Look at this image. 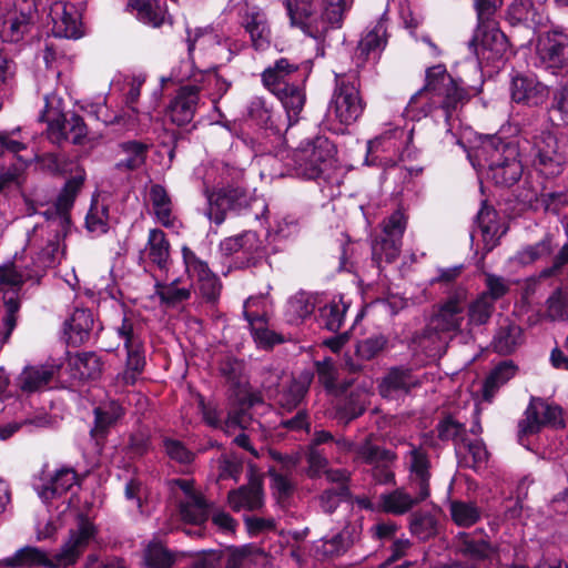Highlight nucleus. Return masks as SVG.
<instances>
[{
	"label": "nucleus",
	"mask_w": 568,
	"mask_h": 568,
	"mask_svg": "<svg viewBox=\"0 0 568 568\" xmlns=\"http://www.w3.org/2000/svg\"><path fill=\"white\" fill-rule=\"evenodd\" d=\"M468 100L469 93L438 64L427 70L425 85L410 98L406 111L419 119L440 108L449 122L453 113Z\"/></svg>",
	"instance_id": "1"
},
{
	"label": "nucleus",
	"mask_w": 568,
	"mask_h": 568,
	"mask_svg": "<svg viewBox=\"0 0 568 568\" xmlns=\"http://www.w3.org/2000/svg\"><path fill=\"white\" fill-rule=\"evenodd\" d=\"M95 534L94 525L83 515L79 516L75 529L70 530L69 539L61 550L49 557L48 554L33 546H24L12 555L3 558L6 568L67 567L75 564L89 541Z\"/></svg>",
	"instance_id": "2"
},
{
	"label": "nucleus",
	"mask_w": 568,
	"mask_h": 568,
	"mask_svg": "<svg viewBox=\"0 0 568 568\" xmlns=\"http://www.w3.org/2000/svg\"><path fill=\"white\" fill-rule=\"evenodd\" d=\"M468 158L473 166L496 185L511 186L523 175L518 146L499 136L485 138Z\"/></svg>",
	"instance_id": "3"
},
{
	"label": "nucleus",
	"mask_w": 568,
	"mask_h": 568,
	"mask_svg": "<svg viewBox=\"0 0 568 568\" xmlns=\"http://www.w3.org/2000/svg\"><path fill=\"white\" fill-rule=\"evenodd\" d=\"M467 291L457 287L434 311L422 335L418 345L429 357L442 356L453 334L460 332L465 320Z\"/></svg>",
	"instance_id": "4"
},
{
	"label": "nucleus",
	"mask_w": 568,
	"mask_h": 568,
	"mask_svg": "<svg viewBox=\"0 0 568 568\" xmlns=\"http://www.w3.org/2000/svg\"><path fill=\"white\" fill-rule=\"evenodd\" d=\"M352 0H285L291 24L316 40L341 23Z\"/></svg>",
	"instance_id": "5"
},
{
	"label": "nucleus",
	"mask_w": 568,
	"mask_h": 568,
	"mask_svg": "<svg viewBox=\"0 0 568 568\" xmlns=\"http://www.w3.org/2000/svg\"><path fill=\"white\" fill-rule=\"evenodd\" d=\"M38 120L47 123V139L60 148L68 142L81 145L88 136V126L82 116L75 112H65L64 101L57 93L44 95V105Z\"/></svg>",
	"instance_id": "6"
},
{
	"label": "nucleus",
	"mask_w": 568,
	"mask_h": 568,
	"mask_svg": "<svg viewBox=\"0 0 568 568\" xmlns=\"http://www.w3.org/2000/svg\"><path fill=\"white\" fill-rule=\"evenodd\" d=\"M335 145L323 135L306 139L293 151L296 173L305 179L315 180L332 165Z\"/></svg>",
	"instance_id": "7"
},
{
	"label": "nucleus",
	"mask_w": 568,
	"mask_h": 568,
	"mask_svg": "<svg viewBox=\"0 0 568 568\" xmlns=\"http://www.w3.org/2000/svg\"><path fill=\"white\" fill-rule=\"evenodd\" d=\"M531 156L535 168L542 175L557 176L568 164V141L551 131H542L534 138Z\"/></svg>",
	"instance_id": "8"
},
{
	"label": "nucleus",
	"mask_w": 568,
	"mask_h": 568,
	"mask_svg": "<svg viewBox=\"0 0 568 568\" xmlns=\"http://www.w3.org/2000/svg\"><path fill=\"white\" fill-rule=\"evenodd\" d=\"M320 382L325 389L336 397L335 418L337 423L347 426L355 418V404L353 397V379L338 382L339 369L332 358H324L315 363Z\"/></svg>",
	"instance_id": "9"
},
{
	"label": "nucleus",
	"mask_w": 568,
	"mask_h": 568,
	"mask_svg": "<svg viewBox=\"0 0 568 568\" xmlns=\"http://www.w3.org/2000/svg\"><path fill=\"white\" fill-rule=\"evenodd\" d=\"M58 244L50 242L32 261L31 265L20 266L16 263L0 265V292H18L28 281L39 284L45 270L53 265Z\"/></svg>",
	"instance_id": "10"
},
{
	"label": "nucleus",
	"mask_w": 568,
	"mask_h": 568,
	"mask_svg": "<svg viewBox=\"0 0 568 568\" xmlns=\"http://www.w3.org/2000/svg\"><path fill=\"white\" fill-rule=\"evenodd\" d=\"M407 226V216L397 210L383 222V233L372 244L373 260L379 265L382 262L393 263L400 254L403 235Z\"/></svg>",
	"instance_id": "11"
},
{
	"label": "nucleus",
	"mask_w": 568,
	"mask_h": 568,
	"mask_svg": "<svg viewBox=\"0 0 568 568\" xmlns=\"http://www.w3.org/2000/svg\"><path fill=\"white\" fill-rule=\"evenodd\" d=\"M478 60L495 62L504 57L508 50V40L498 27L497 19L477 21L473 39L469 41Z\"/></svg>",
	"instance_id": "12"
},
{
	"label": "nucleus",
	"mask_w": 568,
	"mask_h": 568,
	"mask_svg": "<svg viewBox=\"0 0 568 568\" xmlns=\"http://www.w3.org/2000/svg\"><path fill=\"white\" fill-rule=\"evenodd\" d=\"M542 426L564 428L562 408L542 398L532 397L525 417L518 423L519 436L536 434Z\"/></svg>",
	"instance_id": "13"
},
{
	"label": "nucleus",
	"mask_w": 568,
	"mask_h": 568,
	"mask_svg": "<svg viewBox=\"0 0 568 568\" xmlns=\"http://www.w3.org/2000/svg\"><path fill=\"white\" fill-rule=\"evenodd\" d=\"M248 192L240 185H227L217 191L207 192V216L216 225L224 222L227 211H241L250 204Z\"/></svg>",
	"instance_id": "14"
},
{
	"label": "nucleus",
	"mask_w": 568,
	"mask_h": 568,
	"mask_svg": "<svg viewBox=\"0 0 568 568\" xmlns=\"http://www.w3.org/2000/svg\"><path fill=\"white\" fill-rule=\"evenodd\" d=\"M538 58L545 69L555 71L568 65V33L561 27L545 33L539 42Z\"/></svg>",
	"instance_id": "15"
},
{
	"label": "nucleus",
	"mask_w": 568,
	"mask_h": 568,
	"mask_svg": "<svg viewBox=\"0 0 568 568\" xmlns=\"http://www.w3.org/2000/svg\"><path fill=\"white\" fill-rule=\"evenodd\" d=\"M19 133L20 128L0 132V158L10 154L13 160L7 170L0 172V192L16 183L27 165V162L19 155L21 151L27 149L23 139L17 138Z\"/></svg>",
	"instance_id": "16"
},
{
	"label": "nucleus",
	"mask_w": 568,
	"mask_h": 568,
	"mask_svg": "<svg viewBox=\"0 0 568 568\" xmlns=\"http://www.w3.org/2000/svg\"><path fill=\"white\" fill-rule=\"evenodd\" d=\"M182 256L185 271L190 278L197 282L202 296L207 301H215L221 291L219 277L210 270L207 263L199 258L187 246L182 247Z\"/></svg>",
	"instance_id": "17"
},
{
	"label": "nucleus",
	"mask_w": 568,
	"mask_h": 568,
	"mask_svg": "<svg viewBox=\"0 0 568 568\" xmlns=\"http://www.w3.org/2000/svg\"><path fill=\"white\" fill-rule=\"evenodd\" d=\"M509 93L513 102L537 108L547 101L549 89L535 75L517 74L511 78Z\"/></svg>",
	"instance_id": "18"
},
{
	"label": "nucleus",
	"mask_w": 568,
	"mask_h": 568,
	"mask_svg": "<svg viewBox=\"0 0 568 568\" xmlns=\"http://www.w3.org/2000/svg\"><path fill=\"white\" fill-rule=\"evenodd\" d=\"M507 18L510 24H523L529 29H537L549 21L546 4L541 0H514Z\"/></svg>",
	"instance_id": "19"
},
{
	"label": "nucleus",
	"mask_w": 568,
	"mask_h": 568,
	"mask_svg": "<svg viewBox=\"0 0 568 568\" xmlns=\"http://www.w3.org/2000/svg\"><path fill=\"white\" fill-rule=\"evenodd\" d=\"M454 544L458 555L477 562L489 559L495 552V547L484 529L458 532Z\"/></svg>",
	"instance_id": "20"
},
{
	"label": "nucleus",
	"mask_w": 568,
	"mask_h": 568,
	"mask_svg": "<svg viewBox=\"0 0 568 568\" xmlns=\"http://www.w3.org/2000/svg\"><path fill=\"white\" fill-rule=\"evenodd\" d=\"M201 90L202 88L195 84L183 85L178 90L168 106V115L174 124L183 126L193 120Z\"/></svg>",
	"instance_id": "21"
},
{
	"label": "nucleus",
	"mask_w": 568,
	"mask_h": 568,
	"mask_svg": "<svg viewBox=\"0 0 568 568\" xmlns=\"http://www.w3.org/2000/svg\"><path fill=\"white\" fill-rule=\"evenodd\" d=\"M361 455L372 467L369 469L373 480L378 485L395 483L393 465L396 455L377 446L366 445L361 449Z\"/></svg>",
	"instance_id": "22"
},
{
	"label": "nucleus",
	"mask_w": 568,
	"mask_h": 568,
	"mask_svg": "<svg viewBox=\"0 0 568 568\" xmlns=\"http://www.w3.org/2000/svg\"><path fill=\"white\" fill-rule=\"evenodd\" d=\"M60 369L61 364L55 361L26 366L18 377V386L24 393L42 390L58 376Z\"/></svg>",
	"instance_id": "23"
},
{
	"label": "nucleus",
	"mask_w": 568,
	"mask_h": 568,
	"mask_svg": "<svg viewBox=\"0 0 568 568\" xmlns=\"http://www.w3.org/2000/svg\"><path fill=\"white\" fill-rule=\"evenodd\" d=\"M94 425L90 430L95 445L101 447L111 429L125 414L124 407L115 399H110L93 409Z\"/></svg>",
	"instance_id": "24"
},
{
	"label": "nucleus",
	"mask_w": 568,
	"mask_h": 568,
	"mask_svg": "<svg viewBox=\"0 0 568 568\" xmlns=\"http://www.w3.org/2000/svg\"><path fill=\"white\" fill-rule=\"evenodd\" d=\"M398 487L392 491L384 493L379 497V507L386 514L402 516L409 513L413 508L427 499L429 496H422V491L416 488Z\"/></svg>",
	"instance_id": "25"
},
{
	"label": "nucleus",
	"mask_w": 568,
	"mask_h": 568,
	"mask_svg": "<svg viewBox=\"0 0 568 568\" xmlns=\"http://www.w3.org/2000/svg\"><path fill=\"white\" fill-rule=\"evenodd\" d=\"M242 26L250 34L255 50H266L272 41V30L266 13L257 7L247 8L244 12Z\"/></svg>",
	"instance_id": "26"
},
{
	"label": "nucleus",
	"mask_w": 568,
	"mask_h": 568,
	"mask_svg": "<svg viewBox=\"0 0 568 568\" xmlns=\"http://www.w3.org/2000/svg\"><path fill=\"white\" fill-rule=\"evenodd\" d=\"M355 87L351 82H345L344 79L337 80V87L335 89L334 99L332 102V109L335 118L343 126L338 129L342 133L351 132L348 130L355 122L354 116V104H355Z\"/></svg>",
	"instance_id": "27"
},
{
	"label": "nucleus",
	"mask_w": 568,
	"mask_h": 568,
	"mask_svg": "<svg viewBox=\"0 0 568 568\" xmlns=\"http://www.w3.org/2000/svg\"><path fill=\"white\" fill-rule=\"evenodd\" d=\"M220 250L224 256L242 254L241 263L250 265L261 250V241L256 232L245 231L224 239L220 244Z\"/></svg>",
	"instance_id": "28"
},
{
	"label": "nucleus",
	"mask_w": 568,
	"mask_h": 568,
	"mask_svg": "<svg viewBox=\"0 0 568 568\" xmlns=\"http://www.w3.org/2000/svg\"><path fill=\"white\" fill-rule=\"evenodd\" d=\"M57 36L78 39L82 36L79 14L72 4L55 2L50 10Z\"/></svg>",
	"instance_id": "29"
},
{
	"label": "nucleus",
	"mask_w": 568,
	"mask_h": 568,
	"mask_svg": "<svg viewBox=\"0 0 568 568\" xmlns=\"http://www.w3.org/2000/svg\"><path fill=\"white\" fill-rule=\"evenodd\" d=\"M126 358L123 372L119 373L113 382L116 393H122L128 386L136 383L145 367L144 344L125 348Z\"/></svg>",
	"instance_id": "30"
},
{
	"label": "nucleus",
	"mask_w": 568,
	"mask_h": 568,
	"mask_svg": "<svg viewBox=\"0 0 568 568\" xmlns=\"http://www.w3.org/2000/svg\"><path fill=\"white\" fill-rule=\"evenodd\" d=\"M387 42L386 38V20L381 18L371 28H368L357 45L361 54L357 55V61L372 62L375 64L384 50Z\"/></svg>",
	"instance_id": "31"
},
{
	"label": "nucleus",
	"mask_w": 568,
	"mask_h": 568,
	"mask_svg": "<svg viewBox=\"0 0 568 568\" xmlns=\"http://www.w3.org/2000/svg\"><path fill=\"white\" fill-rule=\"evenodd\" d=\"M36 7L33 3H26V8L14 10L8 16L0 27V36L4 41L18 42L30 30L33 24Z\"/></svg>",
	"instance_id": "32"
},
{
	"label": "nucleus",
	"mask_w": 568,
	"mask_h": 568,
	"mask_svg": "<svg viewBox=\"0 0 568 568\" xmlns=\"http://www.w3.org/2000/svg\"><path fill=\"white\" fill-rule=\"evenodd\" d=\"M409 487L422 491V496H429L430 462L422 447L409 445Z\"/></svg>",
	"instance_id": "33"
},
{
	"label": "nucleus",
	"mask_w": 568,
	"mask_h": 568,
	"mask_svg": "<svg viewBox=\"0 0 568 568\" xmlns=\"http://www.w3.org/2000/svg\"><path fill=\"white\" fill-rule=\"evenodd\" d=\"M93 325L94 317L90 310L75 308L64 323L68 344L77 347L88 342Z\"/></svg>",
	"instance_id": "34"
},
{
	"label": "nucleus",
	"mask_w": 568,
	"mask_h": 568,
	"mask_svg": "<svg viewBox=\"0 0 568 568\" xmlns=\"http://www.w3.org/2000/svg\"><path fill=\"white\" fill-rule=\"evenodd\" d=\"M129 7L135 11L136 19L144 24L160 28L165 23H173L165 3L159 0H129Z\"/></svg>",
	"instance_id": "35"
},
{
	"label": "nucleus",
	"mask_w": 568,
	"mask_h": 568,
	"mask_svg": "<svg viewBox=\"0 0 568 568\" xmlns=\"http://www.w3.org/2000/svg\"><path fill=\"white\" fill-rule=\"evenodd\" d=\"M149 199L156 222L164 227H174L178 217L174 212V204L166 189L161 184H152L149 191Z\"/></svg>",
	"instance_id": "36"
},
{
	"label": "nucleus",
	"mask_w": 568,
	"mask_h": 568,
	"mask_svg": "<svg viewBox=\"0 0 568 568\" xmlns=\"http://www.w3.org/2000/svg\"><path fill=\"white\" fill-rule=\"evenodd\" d=\"M476 222L481 232L484 247L489 252L498 244L499 239L505 234L506 230H501L497 211L486 202H483L477 213Z\"/></svg>",
	"instance_id": "37"
},
{
	"label": "nucleus",
	"mask_w": 568,
	"mask_h": 568,
	"mask_svg": "<svg viewBox=\"0 0 568 568\" xmlns=\"http://www.w3.org/2000/svg\"><path fill=\"white\" fill-rule=\"evenodd\" d=\"M144 253L148 260L161 271H168L171 265V244L165 233L160 229L149 231Z\"/></svg>",
	"instance_id": "38"
},
{
	"label": "nucleus",
	"mask_w": 568,
	"mask_h": 568,
	"mask_svg": "<svg viewBox=\"0 0 568 568\" xmlns=\"http://www.w3.org/2000/svg\"><path fill=\"white\" fill-rule=\"evenodd\" d=\"M231 508L235 511L256 510L263 505V490L258 481L254 480L240 487L236 490H231L227 496Z\"/></svg>",
	"instance_id": "39"
},
{
	"label": "nucleus",
	"mask_w": 568,
	"mask_h": 568,
	"mask_svg": "<svg viewBox=\"0 0 568 568\" xmlns=\"http://www.w3.org/2000/svg\"><path fill=\"white\" fill-rule=\"evenodd\" d=\"M524 342L523 329L508 318H505L496 331L493 339L494 349L503 355L515 352Z\"/></svg>",
	"instance_id": "40"
},
{
	"label": "nucleus",
	"mask_w": 568,
	"mask_h": 568,
	"mask_svg": "<svg viewBox=\"0 0 568 568\" xmlns=\"http://www.w3.org/2000/svg\"><path fill=\"white\" fill-rule=\"evenodd\" d=\"M78 481L77 473L72 468H61L47 484L38 487V495L43 501H50L70 490Z\"/></svg>",
	"instance_id": "41"
},
{
	"label": "nucleus",
	"mask_w": 568,
	"mask_h": 568,
	"mask_svg": "<svg viewBox=\"0 0 568 568\" xmlns=\"http://www.w3.org/2000/svg\"><path fill=\"white\" fill-rule=\"evenodd\" d=\"M297 70L298 67L296 64L291 63L286 58H281L274 65L263 71L262 82L268 91L276 95L283 92V89L291 85L286 82V79Z\"/></svg>",
	"instance_id": "42"
},
{
	"label": "nucleus",
	"mask_w": 568,
	"mask_h": 568,
	"mask_svg": "<svg viewBox=\"0 0 568 568\" xmlns=\"http://www.w3.org/2000/svg\"><path fill=\"white\" fill-rule=\"evenodd\" d=\"M83 183V175H74L65 182L63 189L59 193L57 201L54 203V220L58 219L61 224L69 223V212L72 209L75 197L82 189Z\"/></svg>",
	"instance_id": "43"
},
{
	"label": "nucleus",
	"mask_w": 568,
	"mask_h": 568,
	"mask_svg": "<svg viewBox=\"0 0 568 568\" xmlns=\"http://www.w3.org/2000/svg\"><path fill=\"white\" fill-rule=\"evenodd\" d=\"M318 304V296L301 291L294 294L286 304L285 316L291 323H298L313 314Z\"/></svg>",
	"instance_id": "44"
},
{
	"label": "nucleus",
	"mask_w": 568,
	"mask_h": 568,
	"mask_svg": "<svg viewBox=\"0 0 568 568\" xmlns=\"http://www.w3.org/2000/svg\"><path fill=\"white\" fill-rule=\"evenodd\" d=\"M415 383L409 369L395 367L384 377L379 392L382 396L393 398L397 393H407Z\"/></svg>",
	"instance_id": "45"
},
{
	"label": "nucleus",
	"mask_w": 568,
	"mask_h": 568,
	"mask_svg": "<svg viewBox=\"0 0 568 568\" xmlns=\"http://www.w3.org/2000/svg\"><path fill=\"white\" fill-rule=\"evenodd\" d=\"M124 159L116 162L115 168L122 172L135 171L142 168L146 161L149 146L139 141H126L119 144Z\"/></svg>",
	"instance_id": "46"
},
{
	"label": "nucleus",
	"mask_w": 568,
	"mask_h": 568,
	"mask_svg": "<svg viewBox=\"0 0 568 568\" xmlns=\"http://www.w3.org/2000/svg\"><path fill=\"white\" fill-rule=\"evenodd\" d=\"M318 305V314L316 316V321L318 322L320 326L336 332L341 328L345 313L348 308L342 300L339 301H328L325 302L323 305L320 303Z\"/></svg>",
	"instance_id": "47"
},
{
	"label": "nucleus",
	"mask_w": 568,
	"mask_h": 568,
	"mask_svg": "<svg viewBox=\"0 0 568 568\" xmlns=\"http://www.w3.org/2000/svg\"><path fill=\"white\" fill-rule=\"evenodd\" d=\"M180 513L185 523L201 526L210 516V505L200 494H190L189 499L180 505Z\"/></svg>",
	"instance_id": "48"
},
{
	"label": "nucleus",
	"mask_w": 568,
	"mask_h": 568,
	"mask_svg": "<svg viewBox=\"0 0 568 568\" xmlns=\"http://www.w3.org/2000/svg\"><path fill=\"white\" fill-rule=\"evenodd\" d=\"M329 478L336 483V486L327 488L321 495L322 507L326 513L336 509L338 503L349 496V488L346 485V476L342 470L329 474Z\"/></svg>",
	"instance_id": "49"
},
{
	"label": "nucleus",
	"mask_w": 568,
	"mask_h": 568,
	"mask_svg": "<svg viewBox=\"0 0 568 568\" xmlns=\"http://www.w3.org/2000/svg\"><path fill=\"white\" fill-rule=\"evenodd\" d=\"M245 317L250 324L252 336L260 347L271 348L284 342V337L281 334L265 327L264 317L253 316L246 312Z\"/></svg>",
	"instance_id": "50"
},
{
	"label": "nucleus",
	"mask_w": 568,
	"mask_h": 568,
	"mask_svg": "<svg viewBox=\"0 0 568 568\" xmlns=\"http://www.w3.org/2000/svg\"><path fill=\"white\" fill-rule=\"evenodd\" d=\"M70 365L77 372L81 379H94L102 371V362L93 352H83L75 354L70 359Z\"/></svg>",
	"instance_id": "51"
},
{
	"label": "nucleus",
	"mask_w": 568,
	"mask_h": 568,
	"mask_svg": "<svg viewBox=\"0 0 568 568\" xmlns=\"http://www.w3.org/2000/svg\"><path fill=\"white\" fill-rule=\"evenodd\" d=\"M516 374V366L508 361L497 365L487 376L484 383V398L490 400L496 390L506 384Z\"/></svg>",
	"instance_id": "52"
},
{
	"label": "nucleus",
	"mask_w": 568,
	"mask_h": 568,
	"mask_svg": "<svg viewBox=\"0 0 568 568\" xmlns=\"http://www.w3.org/2000/svg\"><path fill=\"white\" fill-rule=\"evenodd\" d=\"M276 97L286 110L290 123L297 122L298 114L303 110L306 101L304 91L300 87L291 84L283 89V92L276 94Z\"/></svg>",
	"instance_id": "53"
},
{
	"label": "nucleus",
	"mask_w": 568,
	"mask_h": 568,
	"mask_svg": "<svg viewBox=\"0 0 568 568\" xmlns=\"http://www.w3.org/2000/svg\"><path fill=\"white\" fill-rule=\"evenodd\" d=\"M453 521L459 527H470L479 521L480 508L470 501L454 500L449 505Z\"/></svg>",
	"instance_id": "54"
},
{
	"label": "nucleus",
	"mask_w": 568,
	"mask_h": 568,
	"mask_svg": "<svg viewBox=\"0 0 568 568\" xmlns=\"http://www.w3.org/2000/svg\"><path fill=\"white\" fill-rule=\"evenodd\" d=\"M115 332L123 339L124 348L144 344L141 326L132 315L123 314L120 324L115 326Z\"/></svg>",
	"instance_id": "55"
},
{
	"label": "nucleus",
	"mask_w": 568,
	"mask_h": 568,
	"mask_svg": "<svg viewBox=\"0 0 568 568\" xmlns=\"http://www.w3.org/2000/svg\"><path fill=\"white\" fill-rule=\"evenodd\" d=\"M495 310L494 303L487 295H479L468 306V325H485Z\"/></svg>",
	"instance_id": "56"
},
{
	"label": "nucleus",
	"mask_w": 568,
	"mask_h": 568,
	"mask_svg": "<svg viewBox=\"0 0 568 568\" xmlns=\"http://www.w3.org/2000/svg\"><path fill=\"white\" fill-rule=\"evenodd\" d=\"M549 112L560 124L568 125V79L554 90Z\"/></svg>",
	"instance_id": "57"
},
{
	"label": "nucleus",
	"mask_w": 568,
	"mask_h": 568,
	"mask_svg": "<svg viewBox=\"0 0 568 568\" xmlns=\"http://www.w3.org/2000/svg\"><path fill=\"white\" fill-rule=\"evenodd\" d=\"M351 541L344 537V534H337L332 538H323L314 545V552L317 557L326 558L339 556L346 551Z\"/></svg>",
	"instance_id": "58"
},
{
	"label": "nucleus",
	"mask_w": 568,
	"mask_h": 568,
	"mask_svg": "<svg viewBox=\"0 0 568 568\" xmlns=\"http://www.w3.org/2000/svg\"><path fill=\"white\" fill-rule=\"evenodd\" d=\"M109 209L93 200L85 216V225L89 232L103 234L108 231Z\"/></svg>",
	"instance_id": "59"
},
{
	"label": "nucleus",
	"mask_w": 568,
	"mask_h": 568,
	"mask_svg": "<svg viewBox=\"0 0 568 568\" xmlns=\"http://www.w3.org/2000/svg\"><path fill=\"white\" fill-rule=\"evenodd\" d=\"M156 294L168 306H176L191 298V286L180 287L174 284L156 283Z\"/></svg>",
	"instance_id": "60"
},
{
	"label": "nucleus",
	"mask_w": 568,
	"mask_h": 568,
	"mask_svg": "<svg viewBox=\"0 0 568 568\" xmlns=\"http://www.w3.org/2000/svg\"><path fill=\"white\" fill-rule=\"evenodd\" d=\"M436 519L426 511H417L410 515L409 530L413 535L420 539L433 536L436 531Z\"/></svg>",
	"instance_id": "61"
},
{
	"label": "nucleus",
	"mask_w": 568,
	"mask_h": 568,
	"mask_svg": "<svg viewBox=\"0 0 568 568\" xmlns=\"http://www.w3.org/2000/svg\"><path fill=\"white\" fill-rule=\"evenodd\" d=\"M436 430L442 440H453L456 445L466 443L465 425L452 417L440 420L436 426Z\"/></svg>",
	"instance_id": "62"
},
{
	"label": "nucleus",
	"mask_w": 568,
	"mask_h": 568,
	"mask_svg": "<svg viewBox=\"0 0 568 568\" xmlns=\"http://www.w3.org/2000/svg\"><path fill=\"white\" fill-rule=\"evenodd\" d=\"M144 560L146 568H171L174 558L161 544H150L145 550Z\"/></svg>",
	"instance_id": "63"
},
{
	"label": "nucleus",
	"mask_w": 568,
	"mask_h": 568,
	"mask_svg": "<svg viewBox=\"0 0 568 568\" xmlns=\"http://www.w3.org/2000/svg\"><path fill=\"white\" fill-rule=\"evenodd\" d=\"M547 315L552 321L568 320V292L557 288L547 300Z\"/></svg>",
	"instance_id": "64"
}]
</instances>
